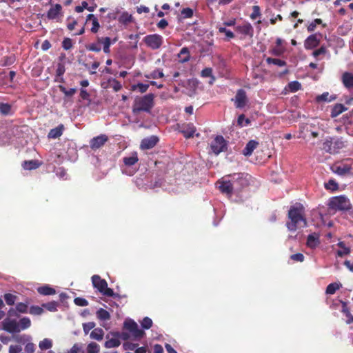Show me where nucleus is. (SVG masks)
<instances>
[{"label":"nucleus","mask_w":353,"mask_h":353,"mask_svg":"<svg viewBox=\"0 0 353 353\" xmlns=\"http://www.w3.org/2000/svg\"><path fill=\"white\" fill-rule=\"evenodd\" d=\"M59 88L60 91L67 97L73 96L77 92L75 88H70V90H67L63 85H59Z\"/></svg>","instance_id":"49"},{"label":"nucleus","mask_w":353,"mask_h":353,"mask_svg":"<svg viewBox=\"0 0 353 353\" xmlns=\"http://www.w3.org/2000/svg\"><path fill=\"white\" fill-rule=\"evenodd\" d=\"M92 21V28L90 29L91 32L93 33H97L99 31L100 28V24L98 21L97 18L93 14H89L87 16L86 21Z\"/></svg>","instance_id":"23"},{"label":"nucleus","mask_w":353,"mask_h":353,"mask_svg":"<svg viewBox=\"0 0 353 353\" xmlns=\"http://www.w3.org/2000/svg\"><path fill=\"white\" fill-rule=\"evenodd\" d=\"M179 61L181 63L188 62L190 59V54L187 47H183L178 54Z\"/></svg>","instance_id":"24"},{"label":"nucleus","mask_w":353,"mask_h":353,"mask_svg":"<svg viewBox=\"0 0 353 353\" xmlns=\"http://www.w3.org/2000/svg\"><path fill=\"white\" fill-rule=\"evenodd\" d=\"M322 149L330 154L336 153V147L333 146V141L332 139H326L323 143Z\"/></svg>","instance_id":"26"},{"label":"nucleus","mask_w":353,"mask_h":353,"mask_svg":"<svg viewBox=\"0 0 353 353\" xmlns=\"http://www.w3.org/2000/svg\"><path fill=\"white\" fill-rule=\"evenodd\" d=\"M351 166L347 164L339 165L336 168L335 172L339 175H345L350 173Z\"/></svg>","instance_id":"32"},{"label":"nucleus","mask_w":353,"mask_h":353,"mask_svg":"<svg viewBox=\"0 0 353 353\" xmlns=\"http://www.w3.org/2000/svg\"><path fill=\"white\" fill-rule=\"evenodd\" d=\"M251 176L245 173H234L225 176L219 181V188L222 193L232 195L233 193H239L245 188L249 186Z\"/></svg>","instance_id":"1"},{"label":"nucleus","mask_w":353,"mask_h":353,"mask_svg":"<svg viewBox=\"0 0 353 353\" xmlns=\"http://www.w3.org/2000/svg\"><path fill=\"white\" fill-rule=\"evenodd\" d=\"M96 324L94 322H88L83 324V332L85 334H88L89 332L94 329Z\"/></svg>","instance_id":"58"},{"label":"nucleus","mask_w":353,"mask_h":353,"mask_svg":"<svg viewBox=\"0 0 353 353\" xmlns=\"http://www.w3.org/2000/svg\"><path fill=\"white\" fill-rule=\"evenodd\" d=\"M108 141V137L107 135L100 134L90 141V147L92 150H96L104 145Z\"/></svg>","instance_id":"12"},{"label":"nucleus","mask_w":353,"mask_h":353,"mask_svg":"<svg viewBox=\"0 0 353 353\" xmlns=\"http://www.w3.org/2000/svg\"><path fill=\"white\" fill-rule=\"evenodd\" d=\"M327 52V48L325 46H321L319 49L315 50L312 52L314 57L317 58L319 55L325 54Z\"/></svg>","instance_id":"60"},{"label":"nucleus","mask_w":353,"mask_h":353,"mask_svg":"<svg viewBox=\"0 0 353 353\" xmlns=\"http://www.w3.org/2000/svg\"><path fill=\"white\" fill-rule=\"evenodd\" d=\"M328 206L330 209L339 211L349 210L351 208L350 200L344 195L330 199Z\"/></svg>","instance_id":"5"},{"label":"nucleus","mask_w":353,"mask_h":353,"mask_svg":"<svg viewBox=\"0 0 353 353\" xmlns=\"http://www.w3.org/2000/svg\"><path fill=\"white\" fill-rule=\"evenodd\" d=\"M319 243L318 238L314 234H309L307 238V245L310 248H314Z\"/></svg>","instance_id":"38"},{"label":"nucleus","mask_w":353,"mask_h":353,"mask_svg":"<svg viewBox=\"0 0 353 353\" xmlns=\"http://www.w3.org/2000/svg\"><path fill=\"white\" fill-rule=\"evenodd\" d=\"M99 350V345L94 342L89 343L87 347L88 353H98Z\"/></svg>","instance_id":"47"},{"label":"nucleus","mask_w":353,"mask_h":353,"mask_svg":"<svg viewBox=\"0 0 353 353\" xmlns=\"http://www.w3.org/2000/svg\"><path fill=\"white\" fill-rule=\"evenodd\" d=\"M325 188L327 190H331L334 191L338 189V184L334 180L330 179L327 183L325 184Z\"/></svg>","instance_id":"55"},{"label":"nucleus","mask_w":353,"mask_h":353,"mask_svg":"<svg viewBox=\"0 0 353 353\" xmlns=\"http://www.w3.org/2000/svg\"><path fill=\"white\" fill-rule=\"evenodd\" d=\"M336 99V95H330L328 92H325L322 94L318 95L316 97V101L320 102H331Z\"/></svg>","instance_id":"27"},{"label":"nucleus","mask_w":353,"mask_h":353,"mask_svg":"<svg viewBox=\"0 0 353 353\" xmlns=\"http://www.w3.org/2000/svg\"><path fill=\"white\" fill-rule=\"evenodd\" d=\"M201 75L202 77H210V84H212L215 81V77L212 74V69L211 68H205L202 70Z\"/></svg>","instance_id":"33"},{"label":"nucleus","mask_w":353,"mask_h":353,"mask_svg":"<svg viewBox=\"0 0 353 353\" xmlns=\"http://www.w3.org/2000/svg\"><path fill=\"white\" fill-rule=\"evenodd\" d=\"M132 21V17L128 12H123L119 18V21L123 24H128Z\"/></svg>","instance_id":"43"},{"label":"nucleus","mask_w":353,"mask_h":353,"mask_svg":"<svg viewBox=\"0 0 353 353\" xmlns=\"http://www.w3.org/2000/svg\"><path fill=\"white\" fill-rule=\"evenodd\" d=\"M117 41V38H114L112 41L110 37H97V41L103 46V50L104 53L109 54L110 52V47L112 43H114Z\"/></svg>","instance_id":"14"},{"label":"nucleus","mask_w":353,"mask_h":353,"mask_svg":"<svg viewBox=\"0 0 353 353\" xmlns=\"http://www.w3.org/2000/svg\"><path fill=\"white\" fill-rule=\"evenodd\" d=\"M139 161L138 154L137 152L132 154L130 157H125L123 159L124 164L127 166H131L137 163Z\"/></svg>","instance_id":"28"},{"label":"nucleus","mask_w":353,"mask_h":353,"mask_svg":"<svg viewBox=\"0 0 353 353\" xmlns=\"http://www.w3.org/2000/svg\"><path fill=\"white\" fill-rule=\"evenodd\" d=\"M322 37V34L321 33L319 34H313L307 37V39L304 41V47L306 50H312L317 47L321 41V38Z\"/></svg>","instance_id":"10"},{"label":"nucleus","mask_w":353,"mask_h":353,"mask_svg":"<svg viewBox=\"0 0 353 353\" xmlns=\"http://www.w3.org/2000/svg\"><path fill=\"white\" fill-rule=\"evenodd\" d=\"M154 94L150 93L134 99L132 105V112L137 115L141 112L150 113L154 105Z\"/></svg>","instance_id":"3"},{"label":"nucleus","mask_w":353,"mask_h":353,"mask_svg":"<svg viewBox=\"0 0 353 353\" xmlns=\"http://www.w3.org/2000/svg\"><path fill=\"white\" fill-rule=\"evenodd\" d=\"M288 88L292 92H295L301 90V84L297 81H291L288 83Z\"/></svg>","instance_id":"44"},{"label":"nucleus","mask_w":353,"mask_h":353,"mask_svg":"<svg viewBox=\"0 0 353 353\" xmlns=\"http://www.w3.org/2000/svg\"><path fill=\"white\" fill-rule=\"evenodd\" d=\"M341 287V283H332L327 286L325 293L327 294H334Z\"/></svg>","instance_id":"36"},{"label":"nucleus","mask_w":353,"mask_h":353,"mask_svg":"<svg viewBox=\"0 0 353 353\" xmlns=\"http://www.w3.org/2000/svg\"><path fill=\"white\" fill-rule=\"evenodd\" d=\"M63 130L64 125L63 124H59L57 127L50 130L48 137L49 139H57L63 134Z\"/></svg>","instance_id":"19"},{"label":"nucleus","mask_w":353,"mask_h":353,"mask_svg":"<svg viewBox=\"0 0 353 353\" xmlns=\"http://www.w3.org/2000/svg\"><path fill=\"white\" fill-rule=\"evenodd\" d=\"M235 31L243 36L244 38L249 37L251 39L254 36V28L251 23L247 21L241 25L236 26Z\"/></svg>","instance_id":"9"},{"label":"nucleus","mask_w":353,"mask_h":353,"mask_svg":"<svg viewBox=\"0 0 353 353\" xmlns=\"http://www.w3.org/2000/svg\"><path fill=\"white\" fill-rule=\"evenodd\" d=\"M181 15L183 18H190L193 16V10L191 8H183L181 10Z\"/></svg>","instance_id":"64"},{"label":"nucleus","mask_w":353,"mask_h":353,"mask_svg":"<svg viewBox=\"0 0 353 353\" xmlns=\"http://www.w3.org/2000/svg\"><path fill=\"white\" fill-rule=\"evenodd\" d=\"M148 88H149L148 84L139 83L136 85H132V90L135 91V90H138L139 92L144 93L148 90Z\"/></svg>","instance_id":"41"},{"label":"nucleus","mask_w":353,"mask_h":353,"mask_svg":"<svg viewBox=\"0 0 353 353\" xmlns=\"http://www.w3.org/2000/svg\"><path fill=\"white\" fill-rule=\"evenodd\" d=\"M43 312L42 307L39 306H31L30 313L34 315H40Z\"/></svg>","instance_id":"62"},{"label":"nucleus","mask_w":353,"mask_h":353,"mask_svg":"<svg viewBox=\"0 0 353 353\" xmlns=\"http://www.w3.org/2000/svg\"><path fill=\"white\" fill-rule=\"evenodd\" d=\"M3 329L9 333H17L20 332L19 323L15 320H11L8 318L3 321Z\"/></svg>","instance_id":"11"},{"label":"nucleus","mask_w":353,"mask_h":353,"mask_svg":"<svg viewBox=\"0 0 353 353\" xmlns=\"http://www.w3.org/2000/svg\"><path fill=\"white\" fill-rule=\"evenodd\" d=\"M86 48H87V50H88L90 51L96 52H99L101 50V47L98 42L89 44L86 47Z\"/></svg>","instance_id":"57"},{"label":"nucleus","mask_w":353,"mask_h":353,"mask_svg":"<svg viewBox=\"0 0 353 353\" xmlns=\"http://www.w3.org/2000/svg\"><path fill=\"white\" fill-rule=\"evenodd\" d=\"M217 28L219 32L221 33H224L228 39H230L234 38V34L230 30L226 29L225 27L217 26Z\"/></svg>","instance_id":"50"},{"label":"nucleus","mask_w":353,"mask_h":353,"mask_svg":"<svg viewBox=\"0 0 353 353\" xmlns=\"http://www.w3.org/2000/svg\"><path fill=\"white\" fill-rule=\"evenodd\" d=\"M62 9V6L60 4H56L54 6L50 8L47 13V17L50 19H56L59 14L61 10Z\"/></svg>","instance_id":"25"},{"label":"nucleus","mask_w":353,"mask_h":353,"mask_svg":"<svg viewBox=\"0 0 353 353\" xmlns=\"http://www.w3.org/2000/svg\"><path fill=\"white\" fill-rule=\"evenodd\" d=\"M284 52L285 49L282 46H275L270 50V53L274 56H281Z\"/></svg>","instance_id":"56"},{"label":"nucleus","mask_w":353,"mask_h":353,"mask_svg":"<svg viewBox=\"0 0 353 353\" xmlns=\"http://www.w3.org/2000/svg\"><path fill=\"white\" fill-rule=\"evenodd\" d=\"M62 48L65 50L71 49L72 48V39L68 37L64 38V39L62 41Z\"/></svg>","instance_id":"59"},{"label":"nucleus","mask_w":353,"mask_h":353,"mask_svg":"<svg viewBox=\"0 0 353 353\" xmlns=\"http://www.w3.org/2000/svg\"><path fill=\"white\" fill-rule=\"evenodd\" d=\"M37 291L40 294L46 295H46H52L56 293V290L54 288L50 287L49 285H43V286L39 287V288H38Z\"/></svg>","instance_id":"30"},{"label":"nucleus","mask_w":353,"mask_h":353,"mask_svg":"<svg viewBox=\"0 0 353 353\" xmlns=\"http://www.w3.org/2000/svg\"><path fill=\"white\" fill-rule=\"evenodd\" d=\"M74 302L77 305L81 307L87 306L88 305V301L85 299L81 297L75 298Z\"/></svg>","instance_id":"61"},{"label":"nucleus","mask_w":353,"mask_h":353,"mask_svg":"<svg viewBox=\"0 0 353 353\" xmlns=\"http://www.w3.org/2000/svg\"><path fill=\"white\" fill-rule=\"evenodd\" d=\"M123 327L128 330L132 336L137 339L143 338L145 334V332L139 329L137 323L132 319L126 320L124 322Z\"/></svg>","instance_id":"7"},{"label":"nucleus","mask_w":353,"mask_h":353,"mask_svg":"<svg viewBox=\"0 0 353 353\" xmlns=\"http://www.w3.org/2000/svg\"><path fill=\"white\" fill-rule=\"evenodd\" d=\"M210 148L214 154L218 155L221 152L227 150L228 141L221 135H217L210 144Z\"/></svg>","instance_id":"6"},{"label":"nucleus","mask_w":353,"mask_h":353,"mask_svg":"<svg viewBox=\"0 0 353 353\" xmlns=\"http://www.w3.org/2000/svg\"><path fill=\"white\" fill-rule=\"evenodd\" d=\"M145 44L152 50L159 49L163 44V37L157 34L147 35L144 37Z\"/></svg>","instance_id":"8"},{"label":"nucleus","mask_w":353,"mask_h":353,"mask_svg":"<svg viewBox=\"0 0 353 353\" xmlns=\"http://www.w3.org/2000/svg\"><path fill=\"white\" fill-rule=\"evenodd\" d=\"M11 112V105L8 103H0V112L3 115H8Z\"/></svg>","instance_id":"46"},{"label":"nucleus","mask_w":353,"mask_h":353,"mask_svg":"<svg viewBox=\"0 0 353 353\" xmlns=\"http://www.w3.org/2000/svg\"><path fill=\"white\" fill-rule=\"evenodd\" d=\"M159 141V139L156 136H151L148 138L143 139L141 142V148L143 150H149L154 148L157 142Z\"/></svg>","instance_id":"15"},{"label":"nucleus","mask_w":353,"mask_h":353,"mask_svg":"<svg viewBox=\"0 0 353 353\" xmlns=\"http://www.w3.org/2000/svg\"><path fill=\"white\" fill-rule=\"evenodd\" d=\"M347 110V108L344 105L336 103L333 106L330 116L332 118H335Z\"/></svg>","instance_id":"22"},{"label":"nucleus","mask_w":353,"mask_h":353,"mask_svg":"<svg viewBox=\"0 0 353 353\" xmlns=\"http://www.w3.org/2000/svg\"><path fill=\"white\" fill-rule=\"evenodd\" d=\"M258 145V141L255 140L249 141L242 151L243 154L245 157H250Z\"/></svg>","instance_id":"17"},{"label":"nucleus","mask_w":353,"mask_h":353,"mask_svg":"<svg viewBox=\"0 0 353 353\" xmlns=\"http://www.w3.org/2000/svg\"><path fill=\"white\" fill-rule=\"evenodd\" d=\"M65 72V68L63 63L59 62L57 65L56 75L54 81L59 83H64L65 80L63 77Z\"/></svg>","instance_id":"16"},{"label":"nucleus","mask_w":353,"mask_h":353,"mask_svg":"<svg viewBox=\"0 0 353 353\" xmlns=\"http://www.w3.org/2000/svg\"><path fill=\"white\" fill-rule=\"evenodd\" d=\"M52 346V342L49 339H44L43 341L39 342V347L41 350H48Z\"/></svg>","instance_id":"42"},{"label":"nucleus","mask_w":353,"mask_h":353,"mask_svg":"<svg viewBox=\"0 0 353 353\" xmlns=\"http://www.w3.org/2000/svg\"><path fill=\"white\" fill-rule=\"evenodd\" d=\"M320 24H321L323 28L326 27V24L323 23V21L321 19H315L308 25L307 30L309 32H312L315 30L316 26Z\"/></svg>","instance_id":"34"},{"label":"nucleus","mask_w":353,"mask_h":353,"mask_svg":"<svg viewBox=\"0 0 353 353\" xmlns=\"http://www.w3.org/2000/svg\"><path fill=\"white\" fill-rule=\"evenodd\" d=\"M266 62L268 64H274L279 67L285 66L287 65V63L283 60L271 57H268L266 59Z\"/></svg>","instance_id":"37"},{"label":"nucleus","mask_w":353,"mask_h":353,"mask_svg":"<svg viewBox=\"0 0 353 353\" xmlns=\"http://www.w3.org/2000/svg\"><path fill=\"white\" fill-rule=\"evenodd\" d=\"M104 332L101 328H94L90 333V338L97 340L101 341L103 338Z\"/></svg>","instance_id":"31"},{"label":"nucleus","mask_w":353,"mask_h":353,"mask_svg":"<svg viewBox=\"0 0 353 353\" xmlns=\"http://www.w3.org/2000/svg\"><path fill=\"white\" fill-rule=\"evenodd\" d=\"M341 81L343 85L347 88L351 89L353 88V74L348 72H345L341 76Z\"/></svg>","instance_id":"18"},{"label":"nucleus","mask_w":353,"mask_h":353,"mask_svg":"<svg viewBox=\"0 0 353 353\" xmlns=\"http://www.w3.org/2000/svg\"><path fill=\"white\" fill-rule=\"evenodd\" d=\"M196 132V128L192 123L187 124L181 130V133L186 139L192 138Z\"/></svg>","instance_id":"21"},{"label":"nucleus","mask_w":353,"mask_h":353,"mask_svg":"<svg viewBox=\"0 0 353 353\" xmlns=\"http://www.w3.org/2000/svg\"><path fill=\"white\" fill-rule=\"evenodd\" d=\"M164 77L163 72L162 70H156L152 71L150 74L145 75L146 78H152V79H159Z\"/></svg>","instance_id":"51"},{"label":"nucleus","mask_w":353,"mask_h":353,"mask_svg":"<svg viewBox=\"0 0 353 353\" xmlns=\"http://www.w3.org/2000/svg\"><path fill=\"white\" fill-rule=\"evenodd\" d=\"M4 299L8 305H12L15 302L17 296L12 294L8 293L4 295Z\"/></svg>","instance_id":"54"},{"label":"nucleus","mask_w":353,"mask_h":353,"mask_svg":"<svg viewBox=\"0 0 353 353\" xmlns=\"http://www.w3.org/2000/svg\"><path fill=\"white\" fill-rule=\"evenodd\" d=\"M97 316L101 321H108L110 319V313L103 308H100L97 310Z\"/></svg>","instance_id":"35"},{"label":"nucleus","mask_w":353,"mask_h":353,"mask_svg":"<svg viewBox=\"0 0 353 353\" xmlns=\"http://www.w3.org/2000/svg\"><path fill=\"white\" fill-rule=\"evenodd\" d=\"M232 101H234L236 108H243L245 107L248 101L245 91L243 89L238 90L235 98L232 99Z\"/></svg>","instance_id":"13"},{"label":"nucleus","mask_w":353,"mask_h":353,"mask_svg":"<svg viewBox=\"0 0 353 353\" xmlns=\"http://www.w3.org/2000/svg\"><path fill=\"white\" fill-rule=\"evenodd\" d=\"M42 306L50 312H55L57 310L58 303L56 301H51L43 304Z\"/></svg>","instance_id":"45"},{"label":"nucleus","mask_w":353,"mask_h":353,"mask_svg":"<svg viewBox=\"0 0 353 353\" xmlns=\"http://www.w3.org/2000/svg\"><path fill=\"white\" fill-rule=\"evenodd\" d=\"M41 165V163L38 160H29L24 161L22 163V167L24 170H32L38 168Z\"/></svg>","instance_id":"20"},{"label":"nucleus","mask_w":353,"mask_h":353,"mask_svg":"<svg viewBox=\"0 0 353 353\" xmlns=\"http://www.w3.org/2000/svg\"><path fill=\"white\" fill-rule=\"evenodd\" d=\"M261 15V9L259 6H254L252 7V12L250 14V18L252 20L256 19L257 17H260Z\"/></svg>","instance_id":"53"},{"label":"nucleus","mask_w":353,"mask_h":353,"mask_svg":"<svg viewBox=\"0 0 353 353\" xmlns=\"http://www.w3.org/2000/svg\"><path fill=\"white\" fill-rule=\"evenodd\" d=\"M93 287L104 296L108 297H118V294H115L112 289L108 287L107 281L101 279L99 275H93L91 278Z\"/></svg>","instance_id":"4"},{"label":"nucleus","mask_w":353,"mask_h":353,"mask_svg":"<svg viewBox=\"0 0 353 353\" xmlns=\"http://www.w3.org/2000/svg\"><path fill=\"white\" fill-rule=\"evenodd\" d=\"M152 321L149 317H144L142 321L141 322V327L143 329L148 330L152 326Z\"/></svg>","instance_id":"52"},{"label":"nucleus","mask_w":353,"mask_h":353,"mask_svg":"<svg viewBox=\"0 0 353 353\" xmlns=\"http://www.w3.org/2000/svg\"><path fill=\"white\" fill-rule=\"evenodd\" d=\"M288 217L290 221L286 223V227L290 231L294 232L299 228H305L307 225L305 208L301 203H296L290 207Z\"/></svg>","instance_id":"2"},{"label":"nucleus","mask_w":353,"mask_h":353,"mask_svg":"<svg viewBox=\"0 0 353 353\" xmlns=\"http://www.w3.org/2000/svg\"><path fill=\"white\" fill-rule=\"evenodd\" d=\"M121 344V342L119 339L117 338H112L105 343V347L106 348H112L119 347Z\"/></svg>","instance_id":"39"},{"label":"nucleus","mask_w":353,"mask_h":353,"mask_svg":"<svg viewBox=\"0 0 353 353\" xmlns=\"http://www.w3.org/2000/svg\"><path fill=\"white\" fill-rule=\"evenodd\" d=\"M20 327V331L28 328L31 325L30 319L28 317H23L18 323Z\"/></svg>","instance_id":"40"},{"label":"nucleus","mask_w":353,"mask_h":353,"mask_svg":"<svg viewBox=\"0 0 353 353\" xmlns=\"http://www.w3.org/2000/svg\"><path fill=\"white\" fill-rule=\"evenodd\" d=\"M16 310L21 313H26L28 312V305L23 303H19L16 305Z\"/></svg>","instance_id":"63"},{"label":"nucleus","mask_w":353,"mask_h":353,"mask_svg":"<svg viewBox=\"0 0 353 353\" xmlns=\"http://www.w3.org/2000/svg\"><path fill=\"white\" fill-rule=\"evenodd\" d=\"M109 83L115 92H118L122 88L121 83L115 79H110Z\"/></svg>","instance_id":"48"},{"label":"nucleus","mask_w":353,"mask_h":353,"mask_svg":"<svg viewBox=\"0 0 353 353\" xmlns=\"http://www.w3.org/2000/svg\"><path fill=\"white\" fill-rule=\"evenodd\" d=\"M342 304V312L346 316L347 318V323L350 324L353 323V316L350 313V309L347 307V303L345 301H341Z\"/></svg>","instance_id":"29"}]
</instances>
